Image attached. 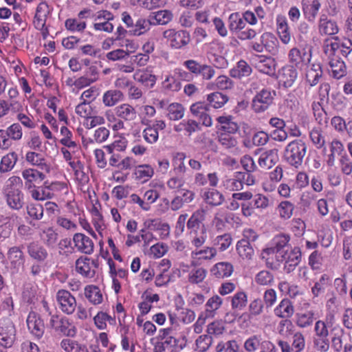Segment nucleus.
I'll list each match as a JSON object with an SVG mask.
<instances>
[{
  "label": "nucleus",
  "instance_id": "f257e3e1",
  "mask_svg": "<svg viewBox=\"0 0 352 352\" xmlns=\"http://www.w3.org/2000/svg\"><path fill=\"white\" fill-rule=\"evenodd\" d=\"M290 237L287 234L276 235L272 241V246L263 250L261 258L265 261V265L267 268H276V265H273V260L283 258L284 251L288 250L289 241Z\"/></svg>",
  "mask_w": 352,
  "mask_h": 352
},
{
  "label": "nucleus",
  "instance_id": "f03ea898",
  "mask_svg": "<svg viewBox=\"0 0 352 352\" xmlns=\"http://www.w3.org/2000/svg\"><path fill=\"white\" fill-rule=\"evenodd\" d=\"M307 145L300 139L289 142L284 150V159L292 166L299 168L307 153Z\"/></svg>",
  "mask_w": 352,
  "mask_h": 352
},
{
  "label": "nucleus",
  "instance_id": "7ed1b4c3",
  "mask_svg": "<svg viewBox=\"0 0 352 352\" xmlns=\"http://www.w3.org/2000/svg\"><path fill=\"white\" fill-rule=\"evenodd\" d=\"M276 94L274 90L263 88L258 91L252 100V108L255 113L267 110L274 103Z\"/></svg>",
  "mask_w": 352,
  "mask_h": 352
},
{
  "label": "nucleus",
  "instance_id": "20e7f679",
  "mask_svg": "<svg viewBox=\"0 0 352 352\" xmlns=\"http://www.w3.org/2000/svg\"><path fill=\"white\" fill-rule=\"evenodd\" d=\"M183 65L195 76H201L203 80H212L216 74L213 67L201 64L196 60L189 59L183 63Z\"/></svg>",
  "mask_w": 352,
  "mask_h": 352
},
{
  "label": "nucleus",
  "instance_id": "39448f33",
  "mask_svg": "<svg viewBox=\"0 0 352 352\" xmlns=\"http://www.w3.org/2000/svg\"><path fill=\"white\" fill-rule=\"evenodd\" d=\"M16 337V329L9 318L0 320V344L5 348L12 346Z\"/></svg>",
  "mask_w": 352,
  "mask_h": 352
},
{
  "label": "nucleus",
  "instance_id": "423d86ee",
  "mask_svg": "<svg viewBox=\"0 0 352 352\" xmlns=\"http://www.w3.org/2000/svg\"><path fill=\"white\" fill-rule=\"evenodd\" d=\"M243 236L244 238L237 242L236 251L239 256L243 259L251 260L254 256V251L250 244V239L252 238V241H254L257 236L251 229L245 230Z\"/></svg>",
  "mask_w": 352,
  "mask_h": 352
},
{
  "label": "nucleus",
  "instance_id": "0eeeda50",
  "mask_svg": "<svg viewBox=\"0 0 352 352\" xmlns=\"http://www.w3.org/2000/svg\"><path fill=\"white\" fill-rule=\"evenodd\" d=\"M163 36L170 41V47L176 50L182 48L190 41V34L186 30H167L164 32Z\"/></svg>",
  "mask_w": 352,
  "mask_h": 352
},
{
  "label": "nucleus",
  "instance_id": "6e6552de",
  "mask_svg": "<svg viewBox=\"0 0 352 352\" xmlns=\"http://www.w3.org/2000/svg\"><path fill=\"white\" fill-rule=\"evenodd\" d=\"M56 299L60 309L67 315L72 314L77 307L76 298L66 289H59Z\"/></svg>",
  "mask_w": 352,
  "mask_h": 352
},
{
  "label": "nucleus",
  "instance_id": "1a4fd4ad",
  "mask_svg": "<svg viewBox=\"0 0 352 352\" xmlns=\"http://www.w3.org/2000/svg\"><path fill=\"white\" fill-rule=\"evenodd\" d=\"M311 58V50L308 51L305 48L300 50L294 47L288 53V60L292 66L298 67L310 62Z\"/></svg>",
  "mask_w": 352,
  "mask_h": 352
},
{
  "label": "nucleus",
  "instance_id": "9d476101",
  "mask_svg": "<svg viewBox=\"0 0 352 352\" xmlns=\"http://www.w3.org/2000/svg\"><path fill=\"white\" fill-rule=\"evenodd\" d=\"M30 332L36 338L43 337L45 332V324L41 316L34 311H30L26 320Z\"/></svg>",
  "mask_w": 352,
  "mask_h": 352
},
{
  "label": "nucleus",
  "instance_id": "9b49d317",
  "mask_svg": "<svg viewBox=\"0 0 352 352\" xmlns=\"http://www.w3.org/2000/svg\"><path fill=\"white\" fill-rule=\"evenodd\" d=\"M318 28V32L321 36H334L339 32L337 22L329 19L325 14L320 16Z\"/></svg>",
  "mask_w": 352,
  "mask_h": 352
},
{
  "label": "nucleus",
  "instance_id": "f8f14e48",
  "mask_svg": "<svg viewBox=\"0 0 352 352\" xmlns=\"http://www.w3.org/2000/svg\"><path fill=\"white\" fill-rule=\"evenodd\" d=\"M283 254L284 256H283V258L282 259L276 257L273 260V265H276V267L270 268L271 270H278L280 267V264L283 262H285V263H300L301 261V251L298 247H294L291 249L290 251H289V250L284 251Z\"/></svg>",
  "mask_w": 352,
  "mask_h": 352
},
{
  "label": "nucleus",
  "instance_id": "ddd939ff",
  "mask_svg": "<svg viewBox=\"0 0 352 352\" xmlns=\"http://www.w3.org/2000/svg\"><path fill=\"white\" fill-rule=\"evenodd\" d=\"M7 255L10 263L11 268L18 272L19 268L23 266L25 260L22 249L19 246L11 247L9 248Z\"/></svg>",
  "mask_w": 352,
  "mask_h": 352
},
{
  "label": "nucleus",
  "instance_id": "4468645a",
  "mask_svg": "<svg viewBox=\"0 0 352 352\" xmlns=\"http://www.w3.org/2000/svg\"><path fill=\"white\" fill-rule=\"evenodd\" d=\"M28 255L38 262H43L48 257V252L45 248L38 241H32L27 245Z\"/></svg>",
  "mask_w": 352,
  "mask_h": 352
},
{
  "label": "nucleus",
  "instance_id": "2eb2a0df",
  "mask_svg": "<svg viewBox=\"0 0 352 352\" xmlns=\"http://www.w3.org/2000/svg\"><path fill=\"white\" fill-rule=\"evenodd\" d=\"M75 246L80 252L91 254L94 252V243L87 236L82 233H76L73 236Z\"/></svg>",
  "mask_w": 352,
  "mask_h": 352
},
{
  "label": "nucleus",
  "instance_id": "dca6fc26",
  "mask_svg": "<svg viewBox=\"0 0 352 352\" xmlns=\"http://www.w3.org/2000/svg\"><path fill=\"white\" fill-rule=\"evenodd\" d=\"M278 150L272 148L265 151L261 155L258 163L261 168L268 170L278 162Z\"/></svg>",
  "mask_w": 352,
  "mask_h": 352
},
{
  "label": "nucleus",
  "instance_id": "f3484780",
  "mask_svg": "<svg viewBox=\"0 0 352 352\" xmlns=\"http://www.w3.org/2000/svg\"><path fill=\"white\" fill-rule=\"evenodd\" d=\"M22 176L26 181L25 186L28 189L41 184L45 178V174L33 168L24 170Z\"/></svg>",
  "mask_w": 352,
  "mask_h": 352
},
{
  "label": "nucleus",
  "instance_id": "a211bd4d",
  "mask_svg": "<svg viewBox=\"0 0 352 352\" xmlns=\"http://www.w3.org/2000/svg\"><path fill=\"white\" fill-rule=\"evenodd\" d=\"M5 194L6 203L11 209L19 210L23 207V194L21 190H6Z\"/></svg>",
  "mask_w": 352,
  "mask_h": 352
},
{
  "label": "nucleus",
  "instance_id": "6ab92c4d",
  "mask_svg": "<svg viewBox=\"0 0 352 352\" xmlns=\"http://www.w3.org/2000/svg\"><path fill=\"white\" fill-rule=\"evenodd\" d=\"M206 204L212 207L221 206L225 201L223 195L214 188H208L203 192L201 195Z\"/></svg>",
  "mask_w": 352,
  "mask_h": 352
},
{
  "label": "nucleus",
  "instance_id": "aec40b11",
  "mask_svg": "<svg viewBox=\"0 0 352 352\" xmlns=\"http://www.w3.org/2000/svg\"><path fill=\"white\" fill-rule=\"evenodd\" d=\"M195 197L193 191L190 190H182L180 195L176 196L170 202L171 210L176 211L182 208L184 204L192 202Z\"/></svg>",
  "mask_w": 352,
  "mask_h": 352
},
{
  "label": "nucleus",
  "instance_id": "412c9836",
  "mask_svg": "<svg viewBox=\"0 0 352 352\" xmlns=\"http://www.w3.org/2000/svg\"><path fill=\"white\" fill-rule=\"evenodd\" d=\"M50 13L49 6L45 2H41L38 5L33 22L36 29L43 28Z\"/></svg>",
  "mask_w": 352,
  "mask_h": 352
},
{
  "label": "nucleus",
  "instance_id": "4be33fe9",
  "mask_svg": "<svg viewBox=\"0 0 352 352\" xmlns=\"http://www.w3.org/2000/svg\"><path fill=\"white\" fill-rule=\"evenodd\" d=\"M323 74L322 66L320 63H314L310 64L306 72V80L310 86L316 85L321 79Z\"/></svg>",
  "mask_w": 352,
  "mask_h": 352
},
{
  "label": "nucleus",
  "instance_id": "5701e85b",
  "mask_svg": "<svg viewBox=\"0 0 352 352\" xmlns=\"http://www.w3.org/2000/svg\"><path fill=\"white\" fill-rule=\"evenodd\" d=\"M319 0H302V10L309 21H314L320 8Z\"/></svg>",
  "mask_w": 352,
  "mask_h": 352
},
{
  "label": "nucleus",
  "instance_id": "b1692460",
  "mask_svg": "<svg viewBox=\"0 0 352 352\" xmlns=\"http://www.w3.org/2000/svg\"><path fill=\"white\" fill-rule=\"evenodd\" d=\"M114 111L117 117L125 121H133L137 116V112L135 108L126 103L116 107Z\"/></svg>",
  "mask_w": 352,
  "mask_h": 352
},
{
  "label": "nucleus",
  "instance_id": "393cba45",
  "mask_svg": "<svg viewBox=\"0 0 352 352\" xmlns=\"http://www.w3.org/2000/svg\"><path fill=\"white\" fill-rule=\"evenodd\" d=\"M274 312L278 318H289L294 313V307L288 298H284L274 309Z\"/></svg>",
  "mask_w": 352,
  "mask_h": 352
},
{
  "label": "nucleus",
  "instance_id": "a878e982",
  "mask_svg": "<svg viewBox=\"0 0 352 352\" xmlns=\"http://www.w3.org/2000/svg\"><path fill=\"white\" fill-rule=\"evenodd\" d=\"M260 41L263 43L264 50L274 55L278 52V41L276 36L270 32L263 33Z\"/></svg>",
  "mask_w": 352,
  "mask_h": 352
},
{
  "label": "nucleus",
  "instance_id": "bb28decb",
  "mask_svg": "<svg viewBox=\"0 0 352 352\" xmlns=\"http://www.w3.org/2000/svg\"><path fill=\"white\" fill-rule=\"evenodd\" d=\"M133 78L146 88L153 87L156 82V76L144 70L136 71L133 74Z\"/></svg>",
  "mask_w": 352,
  "mask_h": 352
},
{
  "label": "nucleus",
  "instance_id": "cd10ccee",
  "mask_svg": "<svg viewBox=\"0 0 352 352\" xmlns=\"http://www.w3.org/2000/svg\"><path fill=\"white\" fill-rule=\"evenodd\" d=\"M256 67L261 73L273 76L276 71V61L270 57H261L256 63Z\"/></svg>",
  "mask_w": 352,
  "mask_h": 352
},
{
  "label": "nucleus",
  "instance_id": "c85d7f7f",
  "mask_svg": "<svg viewBox=\"0 0 352 352\" xmlns=\"http://www.w3.org/2000/svg\"><path fill=\"white\" fill-rule=\"evenodd\" d=\"M217 120L220 124L218 130L223 131V133L234 134L239 130V125L232 120L231 116H219L217 118Z\"/></svg>",
  "mask_w": 352,
  "mask_h": 352
},
{
  "label": "nucleus",
  "instance_id": "c756f323",
  "mask_svg": "<svg viewBox=\"0 0 352 352\" xmlns=\"http://www.w3.org/2000/svg\"><path fill=\"white\" fill-rule=\"evenodd\" d=\"M76 268L78 272L85 277H93L95 274L94 270H91V259L87 257L80 256L76 261Z\"/></svg>",
  "mask_w": 352,
  "mask_h": 352
},
{
  "label": "nucleus",
  "instance_id": "7c9ffc66",
  "mask_svg": "<svg viewBox=\"0 0 352 352\" xmlns=\"http://www.w3.org/2000/svg\"><path fill=\"white\" fill-rule=\"evenodd\" d=\"M298 76V72L296 68L292 65H287L283 67L281 73V80L285 87L292 86Z\"/></svg>",
  "mask_w": 352,
  "mask_h": 352
},
{
  "label": "nucleus",
  "instance_id": "2f4dec72",
  "mask_svg": "<svg viewBox=\"0 0 352 352\" xmlns=\"http://www.w3.org/2000/svg\"><path fill=\"white\" fill-rule=\"evenodd\" d=\"M153 25H166L173 19V14L167 10H160L150 14Z\"/></svg>",
  "mask_w": 352,
  "mask_h": 352
},
{
  "label": "nucleus",
  "instance_id": "473e14b6",
  "mask_svg": "<svg viewBox=\"0 0 352 352\" xmlns=\"http://www.w3.org/2000/svg\"><path fill=\"white\" fill-rule=\"evenodd\" d=\"M141 122L142 124L147 126L142 132L144 140L149 144L155 143L158 140L159 133L154 126H151V121L147 118H142Z\"/></svg>",
  "mask_w": 352,
  "mask_h": 352
},
{
  "label": "nucleus",
  "instance_id": "72a5a7b5",
  "mask_svg": "<svg viewBox=\"0 0 352 352\" xmlns=\"http://www.w3.org/2000/svg\"><path fill=\"white\" fill-rule=\"evenodd\" d=\"M233 272V267L230 263H217L211 270L212 274L218 278L230 276Z\"/></svg>",
  "mask_w": 352,
  "mask_h": 352
},
{
  "label": "nucleus",
  "instance_id": "f704fd0d",
  "mask_svg": "<svg viewBox=\"0 0 352 352\" xmlns=\"http://www.w3.org/2000/svg\"><path fill=\"white\" fill-rule=\"evenodd\" d=\"M85 296L89 302L93 305H99L102 302V294L97 286H86L85 288Z\"/></svg>",
  "mask_w": 352,
  "mask_h": 352
},
{
  "label": "nucleus",
  "instance_id": "c9c22d12",
  "mask_svg": "<svg viewBox=\"0 0 352 352\" xmlns=\"http://www.w3.org/2000/svg\"><path fill=\"white\" fill-rule=\"evenodd\" d=\"M329 58V64L331 68L333 77L337 79L340 78L345 72L344 63L338 56H330Z\"/></svg>",
  "mask_w": 352,
  "mask_h": 352
},
{
  "label": "nucleus",
  "instance_id": "e433bc0d",
  "mask_svg": "<svg viewBox=\"0 0 352 352\" xmlns=\"http://www.w3.org/2000/svg\"><path fill=\"white\" fill-rule=\"evenodd\" d=\"M217 255V250L213 247H206L195 250L191 253L193 259L197 260H211Z\"/></svg>",
  "mask_w": 352,
  "mask_h": 352
},
{
  "label": "nucleus",
  "instance_id": "4c0bfd02",
  "mask_svg": "<svg viewBox=\"0 0 352 352\" xmlns=\"http://www.w3.org/2000/svg\"><path fill=\"white\" fill-rule=\"evenodd\" d=\"M123 98V94L118 89L106 91L102 97V102L106 107H113Z\"/></svg>",
  "mask_w": 352,
  "mask_h": 352
},
{
  "label": "nucleus",
  "instance_id": "58836bf2",
  "mask_svg": "<svg viewBox=\"0 0 352 352\" xmlns=\"http://www.w3.org/2000/svg\"><path fill=\"white\" fill-rule=\"evenodd\" d=\"M245 22L238 12L232 13L228 18V26L230 30L235 34L245 28Z\"/></svg>",
  "mask_w": 352,
  "mask_h": 352
},
{
  "label": "nucleus",
  "instance_id": "ea45409f",
  "mask_svg": "<svg viewBox=\"0 0 352 352\" xmlns=\"http://www.w3.org/2000/svg\"><path fill=\"white\" fill-rule=\"evenodd\" d=\"M252 73V68L245 60H241L236 66L230 71V75L234 78H241L249 76Z\"/></svg>",
  "mask_w": 352,
  "mask_h": 352
},
{
  "label": "nucleus",
  "instance_id": "a19ab883",
  "mask_svg": "<svg viewBox=\"0 0 352 352\" xmlns=\"http://www.w3.org/2000/svg\"><path fill=\"white\" fill-rule=\"evenodd\" d=\"M217 141L222 147L227 150L236 148L238 141L235 137L228 133H217Z\"/></svg>",
  "mask_w": 352,
  "mask_h": 352
},
{
  "label": "nucleus",
  "instance_id": "79ce46f5",
  "mask_svg": "<svg viewBox=\"0 0 352 352\" xmlns=\"http://www.w3.org/2000/svg\"><path fill=\"white\" fill-rule=\"evenodd\" d=\"M222 302V298L218 295H215L210 298L205 305V318L214 317L215 311L221 307Z\"/></svg>",
  "mask_w": 352,
  "mask_h": 352
},
{
  "label": "nucleus",
  "instance_id": "37998d69",
  "mask_svg": "<svg viewBox=\"0 0 352 352\" xmlns=\"http://www.w3.org/2000/svg\"><path fill=\"white\" fill-rule=\"evenodd\" d=\"M205 215V210L202 208L197 210L188 219L186 223L187 228L194 231L197 230L204 220Z\"/></svg>",
  "mask_w": 352,
  "mask_h": 352
},
{
  "label": "nucleus",
  "instance_id": "c03bdc74",
  "mask_svg": "<svg viewBox=\"0 0 352 352\" xmlns=\"http://www.w3.org/2000/svg\"><path fill=\"white\" fill-rule=\"evenodd\" d=\"M39 235L47 247H54L58 240V234L52 227L42 229Z\"/></svg>",
  "mask_w": 352,
  "mask_h": 352
},
{
  "label": "nucleus",
  "instance_id": "a18cd8bd",
  "mask_svg": "<svg viewBox=\"0 0 352 352\" xmlns=\"http://www.w3.org/2000/svg\"><path fill=\"white\" fill-rule=\"evenodd\" d=\"M207 100L211 107L214 109H219L222 107L228 101V97L226 94L217 91L208 94Z\"/></svg>",
  "mask_w": 352,
  "mask_h": 352
},
{
  "label": "nucleus",
  "instance_id": "49530a36",
  "mask_svg": "<svg viewBox=\"0 0 352 352\" xmlns=\"http://www.w3.org/2000/svg\"><path fill=\"white\" fill-rule=\"evenodd\" d=\"M94 324L98 329L103 330L107 328V322L108 321L110 324H116V319L111 317L106 312L99 311L94 317Z\"/></svg>",
  "mask_w": 352,
  "mask_h": 352
},
{
  "label": "nucleus",
  "instance_id": "de8ad7c7",
  "mask_svg": "<svg viewBox=\"0 0 352 352\" xmlns=\"http://www.w3.org/2000/svg\"><path fill=\"white\" fill-rule=\"evenodd\" d=\"M151 25L153 24L149 16L147 19L140 18L136 21L133 29L131 32L135 36H140L149 30Z\"/></svg>",
  "mask_w": 352,
  "mask_h": 352
},
{
  "label": "nucleus",
  "instance_id": "09e8293b",
  "mask_svg": "<svg viewBox=\"0 0 352 352\" xmlns=\"http://www.w3.org/2000/svg\"><path fill=\"white\" fill-rule=\"evenodd\" d=\"M277 33L284 44L289 43L291 35L289 32L287 23L284 18H279L277 19Z\"/></svg>",
  "mask_w": 352,
  "mask_h": 352
},
{
  "label": "nucleus",
  "instance_id": "8fccbe9b",
  "mask_svg": "<svg viewBox=\"0 0 352 352\" xmlns=\"http://www.w3.org/2000/svg\"><path fill=\"white\" fill-rule=\"evenodd\" d=\"M331 283L330 277L327 274H322L320 279L315 283L311 289V292L315 297L324 293L328 286Z\"/></svg>",
  "mask_w": 352,
  "mask_h": 352
},
{
  "label": "nucleus",
  "instance_id": "3c124183",
  "mask_svg": "<svg viewBox=\"0 0 352 352\" xmlns=\"http://www.w3.org/2000/svg\"><path fill=\"white\" fill-rule=\"evenodd\" d=\"M167 116L171 120H178L182 119L184 115V108L182 104L173 102L167 107Z\"/></svg>",
  "mask_w": 352,
  "mask_h": 352
},
{
  "label": "nucleus",
  "instance_id": "603ef678",
  "mask_svg": "<svg viewBox=\"0 0 352 352\" xmlns=\"http://www.w3.org/2000/svg\"><path fill=\"white\" fill-rule=\"evenodd\" d=\"M314 320V313L312 311H308L305 313H298L296 314V324L300 328H307L310 327Z\"/></svg>",
  "mask_w": 352,
  "mask_h": 352
},
{
  "label": "nucleus",
  "instance_id": "864d4df0",
  "mask_svg": "<svg viewBox=\"0 0 352 352\" xmlns=\"http://www.w3.org/2000/svg\"><path fill=\"white\" fill-rule=\"evenodd\" d=\"M56 330L68 337H74L76 334V328L67 318L60 319V323Z\"/></svg>",
  "mask_w": 352,
  "mask_h": 352
},
{
  "label": "nucleus",
  "instance_id": "5fc2aeb1",
  "mask_svg": "<svg viewBox=\"0 0 352 352\" xmlns=\"http://www.w3.org/2000/svg\"><path fill=\"white\" fill-rule=\"evenodd\" d=\"M26 160L33 165L40 166L47 172L50 171V167L46 164L42 155L35 152H28L25 156Z\"/></svg>",
  "mask_w": 352,
  "mask_h": 352
},
{
  "label": "nucleus",
  "instance_id": "6e6d98bb",
  "mask_svg": "<svg viewBox=\"0 0 352 352\" xmlns=\"http://www.w3.org/2000/svg\"><path fill=\"white\" fill-rule=\"evenodd\" d=\"M232 308L234 310L243 309L248 303V296L244 292H238L232 297L231 301Z\"/></svg>",
  "mask_w": 352,
  "mask_h": 352
},
{
  "label": "nucleus",
  "instance_id": "4d7b16f0",
  "mask_svg": "<svg viewBox=\"0 0 352 352\" xmlns=\"http://www.w3.org/2000/svg\"><path fill=\"white\" fill-rule=\"evenodd\" d=\"M17 161V155L12 152L3 156L0 163V172L6 173L10 171L15 165Z\"/></svg>",
  "mask_w": 352,
  "mask_h": 352
},
{
  "label": "nucleus",
  "instance_id": "13d9d810",
  "mask_svg": "<svg viewBox=\"0 0 352 352\" xmlns=\"http://www.w3.org/2000/svg\"><path fill=\"white\" fill-rule=\"evenodd\" d=\"M47 182H45V186H39L36 189L31 190L32 197L36 200H45L51 199L53 193L50 192V187L47 186Z\"/></svg>",
  "mask_w": 352,
  "mask_h": 352
},
{
  "label": "nucleus",
  "instance_id": "bf43d9fd",
  "mask_svg": "<svg viewBox=\"0 0 352 352\" xmlns=\"http://www.w3.org/2000/svg\"><path fill=\"white\" fill-rule=\"evenodd\" d=\"M263 340L261 335H253L245 341L244 349L248 352H254L259 349Z\"/></svg>",
  "mask_w": 352,
  "mask_h": 352
},
{
  "label": "nucleus",
  "instance_id": "052dcab7",
  "mask_svg": "<svg viewBox=\"0 0 352 352\" xmlns=\"http://www.w3.org/2000/svg\"><path fill=\"white\" fill-rule=\"evenodd\" d=\"M232 242V238L229 233H225L219 235L213 240V244L218 246L220 251L223 252L227 250Z\"/></svg>",
  "mask_w": 352,
  "mask_h": 352
},
{
  "label": "nucleus",
  "instance_id": "680f3d73",
  "mask_svg": "<svg viewBox=\"0 0 352 352\" xmlns=\"http://www.w3.org/2000/svg\"><path fill=\"white\" fill-rule=\"evenodd\" d=\"M312 109L317 122L320 125L326 124L328 120L327 113L321 107L320 104L319 102H314L312 104Z\"/></svg>",
  "mask_w": 352,
  "mask_h": 352
},
{
  "label": "nucleus",
  "instance_id": "e2e57ef3",
  "mask_svg": "<svg viewBox=\"0 0 352 352\" xmlns=\"http://www.w3.org/2000/svg\"><path fill=\"white\" fill-rule=\"evenodd\" d=\"M212 343V338L209 335H201L195 341L196 350L199 352H206Z\"/></svg>",
  "mask_w": 352,
  "mask_h": 352
},
{
  "label": "nucleus",
  "instance_id": "0e129e2a",
  "mask_svg": "<svg viewBox=\"0 0 352 352\" xmlns=\"http://www.w3.org/2000/svg\"><path fill=\"white\" fill-rule=\"evenodd\" d=\"M277 210L281 218L288 219L292 216L294 206L290 201H284L279 204Z\"/></svg>",
  "mask_w": 352,
  "mask_h": 352
},
{
  "label": "nucleus",
  "instance_id": "69168bd1",
  "mask_svg": "<svg viewBox=\"0 0 352 352\" xmlns=\"http://www.w3.org/2000/svg\"><path fill=\"white\" fill-rule=\"evenodd\" d=\"M274 275L267 270L259 272L255 276L254 280L259 285H270L274 282Z\"/></svg>",
  "mask_w": 352,
  "mask_h": 352
},
{
  "label": "nucleus",
  "instance_id": "338daca9",
  "mask_svg": "<svg viewBox=\"0 0 352 352\" xmlns=\"http://www.w3.org/2000/svg\"><path fill=\"white\" fill-rule=\"evenodd\" d=\"M292 347L294 352H302L305 348V338L304 335L297 331L292 336Z\"/></svg>",
  "mask_w": 352,
  "mask_h": 352
},
{
  "label": "nucleus",
  "instance_id": "774afa93",
  "mask_svg": "<svg viewBox=\"0 0 352 352\" xmlns=\"http://www.w3.org/2000/svg\"><path fill=\"white\" fill-rule=\"evenodd\" d=\"M216 352H238L239 345L235 340L220 342L215 348Z\"/></svg>",
  "mask_w": 352,
  "mask_h": 352
}]
</instances>
